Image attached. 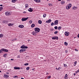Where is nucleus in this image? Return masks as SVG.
<instances>
[{
    "label": "nucleus",
    "mask_w": 79,
    "mask_h": 79,
    "mask_svg": "<svg viewBox=\"0 0 79 79\" xmlns=\"http://www.w3.org/2000/svg\"><path fill=\"white\" fill-rule=\"evenodd\" d=\"M46 15H46V14H44L43 15V17L44 18H45V17H46Z\"/></svg>",
    "instance_id": "obj_28"
},
{
    "label": "nucleus",
    "mask_w": 79,
    "mask_h": 79,
    "mask_svg": "<svg viewBox=\"0 0 79 79\" xmlns=\"http://www.w3.org/2000/svg\"><path fill=\"white\" fill-rule=\"evenodd\" d=\"M61 29V27H58V30H60V29Z\"/></svg>",
    "instance_id": "obj_31"
},
{
    "label": "nucleus",
    "mask_w": 79,
    "mask_h": 79,
    "mask_svg": "<svg viewBox=\"0 0 79 79\" xmlns=\"http://www.w3.org/2000/svg\"><path fill=\"white\" fill-rule=\"evenodd\" d=\"M65 3V2L64 1H62L61 2V4L62 5H63V4H64Z\"/></svg>",
    "instance_id": "obj_17"
},
{
    "label": "nucleus",
    "mask_w": 79,
    "mask_h": 79,
    "mask_svg": "<svg viewBox=\"0 0 79 79\" xmlns=\"http://www.w3.org/2000/svg\"><path fill=\"white\" fill-rule=\"evenodd\" d=\"M50 78H51V76H49L48 77V79H50Z\"/></svg>",
    "instance_id": "obj_38"
},
{
    "label": "nucleus",
    "mask_w": 79,
    "mask_h": 79,
    "mask_svg": "<svg viewBox=\"0 0 79 79\" xmlns=\"http://www.w3.org/2000/svg\"><path fill=\"white\" fill-rule=\"evenodd\" d=\"M1 50H2V52H8V49L4 48L1 49Z\"/></svg>",
    "instance_id": "obj_4"
},
{
    "label": "nucleus",
    "mask_w": 79,
    "mask_h": 79,
    "mask_svg": "<svg viewBox=\"0 0 79 79\" xmlns=\"http://www.w3.org/2000/svg\"><path fill=\"white\" fill-rule=\"evenodd\" d=\"M64 79H68V74H66L65 76L64 77Z\"/></svg>",
    "instance_id": "obj_18"
},
{
    "label": "nucleus",
    "mask_w": 79,
    "mask_h": 79,
    "mask_svg": "<svg viewBox=\"0 0 79 79\" xmlns=\"http://www.w3.org/2000/svg\"><path fill=\"white\" fill-rule=\"evenodd\" d=\"M30 68L29 67H27V68H26V69L27 70H29L30 69Z\"/></svg>",
    "instance_id": "obj_33"
},
{
    "label": "nucleus",
    "mask_w": 79,
    "mask_h": 79,
    "mask_svg": "<svg viewBox=\"0 0 79 79\" xmlns=\"http://www.w3.org/2000/svg\"><path fill=\"white\" fill-rule=\"evenodd\" d=\"M77 37H78V38H79V34H78V35H77Z\"/></svg>",
    "instance_id": "obj_52"
},
{
    "label": "nucleus",
    "mask_w": 79,
    "mask_h": 79,
    "mask_svg": "<svg viewBox=\"0 0 79 79\" xmlns=\"http://www.w3.org/2000/svg\"><path fill=\"white\" fill-rule=\"evenodd\" d=\"M20 48H28V47L24 45H23Z\"/></svg>",
    "instance_id": "obj_3"
},
{
    "label": "nucleus",
    "mask_w": 79,
    "mask_h": 79,
    "mask_svg": "<svg viewBox=\"0 0 79 79\" xmlns=\"http://www.w3.org/2000/svg\"><path fill=\"white\" fill-rule=\"evenodd\" d=\"M10 60H11V61H13V60H14V59H11Z\"/></svg>",
    "instance_id": "obj_54"
},
{
    "label": "nucleus",
    "mask_w": 79,
    "mask_h": 79,
    "mask_svg": "<svg viewBox=\"0 0 79 79\" xmlns=\"http://www.w3.org/2000/svg\"><path fill=\"white\" fill-rule=\"evenodd\" d=\"M14 69H20V68L18 67H14Z\"/></svg>",
    "instance_id": "obj_13"
},
{
    "label": "nucleus",
    "mask_w": 79,
    "mask_h": 79,
    "mask_svg": "<svg viewBox=\"0 0 79 79\" xmlns=\"http://www.w3.org/2000/svg\"><path fill=\"white\" fill-rule=\"evenodd\" d=\"M65 52V53H68V51L66 50Z\"/></svg>",
    "instance_id": "obj_49"
},
{
    "label": "nucleus",
    "mask_w": 79,
    "mask_h": 79,
    "mask_svg": "<svg viewBox=\"0 0 79 79\" xmlns=\"http://www.w3.org/2000/svg\"><path fill=\"white\" fill-rule=\"evenodd\" d=\"M61 69V68L60 67H59L58 69V70H59V69Z\"/></svg>",
    "instance_id": "obj_48"
},
{
    "label": "nucleus",
    "mask_w": 79,
    "mask_h": 79,
    "mask_svg": "<svg viewBox=\"0 0 79 79\" xmlns=\"http://www.w3.org/2000/svg\"><path fill=\"white\" fill-rule=\"evenodd\" d=\"M19 27H20V28H23V27H24V26H23L22 25H19Z\"/></svg>",
    "instance_id": "obj_15"
},
{
    "label": "nucleus",
    "mask_w": 79,
    "mask_h": 79,
    "mask_svg": "<svg viewBox=\"0 0 79 79\" xmlns=\"http://www.w3.org/2000/svg\"><path fill=\"white\" fill-rule=\"evenodd\" d=\"M4 77H6V78H8V77H9V76L5 74H4Z\"/></svg>",
    "instance_id": "obj_14"
},
{
    "label": "nucleus",
    "mask_w": 79,
    "mask_h": 79,
    "mask_svg": "<svg viewBox=\"0 0 79 79\" xmlns=\"http://www.w3.org/2000/svg\"><path fill=\"white\" fill-rule=\"evenodd\" d=\"M74 64H75V65H76V64H77V61H75L74 62Z\"/></svg>",
    "instance_id": "obj_40"
},
{
    "label": "nucleus",
    "mask_w": 79,
    "mask_h": 79,
    "mask_svg": "<svg viewBox=\"0 0 79 79\" xmlns=\"http://www.w3.org/2000/svg\"><path fill=\"white\" fill-rule=\"evenodd\" d=\"M56 70H58V69L57 68H56Z\"/></svg>",
    "instance_id": "obj_58"
},
{
    "label": "nucleus",
    "mask_w": 79,
    "mask_h": 79,
    "mask_svg": "<svg viewBox=\"0 0 79 79\" xmlns=\"http://www.w3.org/2000/svg\"><path fill=\"white\" fill-rule=\"evenodd\" d=\"M28 41H31V40H28Z\"/></svg>",
    "instance_id": "obj_59"
},
{
    "label": "nucleus",
    "mask_w": 79,
    "mask_h": 79,
    "mask_svg": "<svg viewBox=\"0 0 79 79\" xmlns=\"http://www.w3.org/2000/svg\"><path fill=\"white\" fill-rule=\"evenodd\" d=\"M14 78H18V76H15L13 77Z\"/></svg>",
    "instance_id": "obj_26"
},
{
    "label": "nucleus",
    "mask_w": 79,
    "mask_h": 79,
    "mask_svg": "<svg viewBox=\"0 0 79 79\" xmlns=\"http://www.w3.org/2000/svg\"><path fill=\"white\" fill-rule=\"evenodd\" d=\"M8 22L7 20H4L2 21L3 23H5L6 24H7Z\"/></svg>",
    "instance_id": "obj_12"
},
{
    "label": "nucleus",
    "mask_w": 79,
    "mask_h": 79,
    "mask_svg": "<svg viewBox=\"0 0 79 79\" xmlns=\"http://www.w3.org/2000/svg\"><path fill=\"white\" fill-rule=\"evenodd\" d=\"M77 73H79V69H78V70L77 71Z\"/></svg>",
    "instance_id": "obj_50"
},
{
    "label": "nucleus",
    "mask_w": 79,
    "mask_h": 79,
    "mask_svg": "<svg viewBox=\"0 0 79 79\" xmlns=\"http://www.w3.org/2000/svg\"><path fill=\"white\" fill-rule=\"evenodd\" d=\"M72 5V4H69V6H71Z\"/></svg>",
    "instance_id": "obj_51"
},
{
    "label": "nucleus",
    "mask_w": 79,
    "mask_h": 79,
    "mask_svg": "<svg viewBox=\"0 0 79 79\" xmlns=\"http://www.w3.org/2000/svg\"><path fill=\"white\" fill-rule=\"evenodd\" d=\"M75 51H78V50H77V49H75Z\"/></svg>",
    "instance_id": "obj_53"
},
{
    "label": "nucleus",
    "mask_w": 79,
    "mask_h": 79,
    "mask_svg": "<svg viewBox=\"0 0 79 79\" xmlns=\"http://www.w3.org/2000/svg\"><path fill=\"white\" fill-rule=\"evenodd\" d=\"M52 39L53 40H55V39H56L57 40H58V36H55L54 37H52Z\"/></svg>",
    "instance_id": "obj_5"
},
{
    "label": "nucleus",
    "mask_w": 79,
    "mask_h": 79,
    "mask_svg": "<svg viewBox=\"0 0 79 79\" xmlns=\"http://www.w3.org/2000/svg\"><path fill=\"white\" fill-rule=\"evenodd\" d=\"M71 6H69V5H67L66 7V9L67 10H69V9L71 8Z\"/></svg>",
    "instance_id": "obj_8"
},
{
    "label": "nucleus",
    "mask_w": 79,
    "mask_h": 79,
    "mask_svg": "<svg viewBox=\"0 0 79 79\" xmlns=\"http://www.w3.org/2000/svg\"><path fill=\"white\" fill-rule=\"evenodd\" d=\"M12 24H9V26H12Z\"/></svg>",
    "instance_id": "obj_42"
},
{
    "label": "nucleus",
    "mask_w": 79,
    "mask_h": 79,
    "mask_svg": "<svg viewBox=\"0 0 79 79\" xmlns=\"http://www.w3.org/2000/svg\"><path fill=\"white\" fill-rule=\"evenodd\" d=\"M77 73H78V72H77V71H76V74H77Z\"/></svg>",
    "instance_id": "obj_62"
},
{
    "label": "nucleus",
    "mask_w": 79,
    "mask_h": 79,
    "mask_svg": "<svg viewBox=\"0 0 79 79\" xmlns=\"http://www.w3.org/2000/svg\"><path fill=\"white\" fill-rule=\"evenodd\" d=\"M3 8L2 7H0V11H1L3 10Z\"/></svg>",
    "instance_id": "obj_24"
},
{
    "label": "nucleus",
    "mask_w": 79,
    "mask_h": 79,
    "mask_svg": "<svg viewBox=\"0 0 79 79\" xmlns=\"http://www.w3.org/2000/svg\"><path fill=\"white\" fill-rule=\"evenodd\" d=\"M23 13H26V11L23 12Z\"/></svg>",
    "instance_id": "obj_55"
},
{
    "label": "nucleus",
    "mask_w": 79,
    "mask_h": 79,
    "mask_svg": "<svg viewBox=\"0 0 79 79\" xmlns=\"http://www.w3.org/2000/svg\"><path fill=\"white\" fill-rule=\"evenodd\" d=\"M28 17L23 18L21 20L22 21H26V20H27V19H28Z\"/></svg>",
    "instance_id": "obj_2"
},
{
    "label": "nucleus",
    "mask_w": 79,
    "mask_h": 79,
    "mask_svg": "<svg viewBox=\"0 0 79 79\" xmlns=\"http://www.w3.org/2000/svg\"><path fill=\"white\" fill-rule=\"evenodd\" d=\"M3 53V51L2 50V49L1 50H0V53Z\"/></svg>",
    "instance_id": "obj_41"
},
{
    "label": "nucleus",
    "mask_w": 79,
    "mask_h": 79,
    "mask_svg": "<svg viewBox=\"0 0 79 79\" xmlns=\"http://www.w3.org/2000/svg\"><path fill=\"white\" fill-rule=\"evenodd\" d=\"M52 22V20L49 19L46 22L47 23H51Z\"/></svg>",
    "instance_id": "obj_9"
},
{
    "label": "nucleus",
    "mask_w": 79,
    "mask_h": 79,
    "mask_svg": "<svg viewBox=\"0 0 79 79\" xmlns=\"http://www.w3.org/2000/svg\"><path fill=\"white\" fill-rule=\"evenodd\" d=\"M24 65H25V66H27V65H29V64L28 63H27L25 64H24Z\"/></svg>",
    "instance_id": "obj_27"
},
{
    "label": "nucleus",
    "mask_w": 79,
    "mask_h": 79,
    "mask_svg": "<svg viewBox=\"0 0 79 79\" xmlns=\"http://www.w3.org/2000/svg\"><path fill=\"white\" fill-rule=\"evenodd\" d=\"M28 10L30 12H32L33 11V10L31 8H30Z\"/></svg>",
    "instance_id": "obj_10"
},
{
    "label": "nucleus",
    "mask_w": 79,
    "mask_h": 79,
    "mask_svg": "<svg viewBox=\"0 0 79 79\" xmlns=\"http://www.w3.org/2000/svg\"><path fill=\"white\" fill-rule=\"evenodd\" d=\"M37 33L35 31H33L32 32V34L33 35H37Z\"/></svg>",
    "instance_id": "obj_11"
},
{
    "label": "nucleus",
    "mask_w": 79,
    "mask_h": 79,
    "mask_svg": "<svg viewBox=\"0 0 79 79\" xmlns=\"http://www.w3.org/2000/svg\"><path fill=\"white\" fill-rule=\"evenodd\" d=\"M49 6H52V4H49Z\"/></svg>",
    "instance_id": "obj_46"
},
{
    "label": "nucleus",
    "mask_w": 79,
    "mask_h": 79,
    "mask_svg": "<svg viewBox=\"0 0 79 79\" xmlns=\"http://www.w3.org/2000/svg\"><path fill=\"white\" fill-rule=\"evenodd\" d=\"M20 53H22V50H21V49H20L19 51Z\"/></svg>",
    "instance_id": "obj_44"
},
{
    "label": "nucleus",
    "mask_w": 79,
    "mask_h": 79,
    "mask_svg": "<svg viewBox=\"0 0 79 79\" xmlns=\"http://www.w3.org/2000/svg\"><path fill=\"white\" fill-rule=\"evenodd\" d=\"M0 6H3V5H0Z\"/></svg>",
    "instance_id": "obj_57"
},
{
    "label": "nucleus",
    "mask_w": 79,
    "mask_h": 79,
    "mask_svg": "<svg viewBox=\"0 0 79 79\" xmlns=\"http://www.w3.org/2000/svg\"><path fill=\"white\" fill-rule=\"evenodd\" d=\"M35 26V24H32L31 25V27H34Z\"/></svg>",
    "instance_id": "obj_21"
},
{
    "label": "nucleus",
    "mask_w": 79,
    "mask_h": 79,
    "mask_svg": "<svg viewBox=\"0 0 79 79\" xmlns=\"http://www.w3.org/2000/svg\"><path fill=\"white\" fill-rule=\"evenodd\" d=\"M51 31H53V30H54V29L51 28Z\"/></svg>",
    "instance_id": "obj_45"
},
{
    "label": "nucleus",
    "mask_w": 79,
    "mask_h": 79,
    "mask_svg": "<svg viewBox=\"0 0 79 79\" xmlns=\"http://www.w3.org/2000/svg\"><path fill=\"white\" fill-rule=\"evenodd\" d=\"M8 12H6V13H5L6 15V16H8Z\"/></svg>",
    "instance_id": "obj_30"
},
{
    "label": "nucleus",
    "mask_w": 79,
    "mask_h": 79,
    "mask_svg": "<svg viewBox=\"0 0 79 79\" xmlns=\"http://www.w3.org/2000/svg\"><path fill=\"white\" fill-rule=\"evenodd\" d=\"M21 50H22V52H24L26 51V49H21Z\"/></svg>",
    "instance_id": "obj_25"
},
{
    "label": "nucleus",
    "mask_w": 79,
    "mask_h": 79,
    "mask_svg": "<svg viewBox=\"0 0 79 79\" xmlns=\"http://www.w3.org/2000/svg\"><path fill=\"white\" fill-rule=\"evenodd\" d=\"M10 15H11V14H10V13H9V12H8L7 16H9Z\"/></svg>",
    "instance_id": "obj_43"
},
{
    "label": "nucleus",
    "mask_w": 79,
    "mask_h": 79,
    "mask_svg": "<svg viewBox=\"0 0 79 79\" xmlns=\"http://www.w3.org/2000/svg\"><path fill=\"white\" fill-rule=\"evenodd\" d=\"M54 29H58V27L57 26H56L54 27Z\"/></svg>",
    "instance_id": "obj_34"
},
{
    "label": "nucleus",
    "mask_w": 79,
    "mask_h": 79,
    "mask_svg": "<svg viewBox=\"0 0 79 79\" xmlns=\"http://www.w3.org/2000/svg\"><path fill=\"white\" fill-rule=\"evenodd\" d=\"M21 79H24V78H23V77H22V78H21Z\"/></svg>",
    "instance_id": "obj_60"
},
{
    "label": "nucleus",
    "mask_w": 79,
    "mask_h": 79,
    "mask_svg": "<svg viewBox=\"0 0 79 79\" xmlns=\"http://www.w3.org/2000/svg\"><path fill=\"white\" fill-rule=\"evenodd\" d=\"M29 22L30 23H32V22L31 21H29Z\"/></svg>",
    "instance_id": "obj_47"
},
{
    "label": "nucleus",
    "mask_w": 79,
    "mask_h": 79,
    "mask_svg": "<svg viewBox=\"0 0 79 79\" xmlns=\"http://www.w3.org/2000/svg\"><path fill=\"white\" fill-rule=\"evenodd\" d=\"M58 20H56L54 22V25H58Z\"/></svg>",
    "instance_id": "obj_6"
},
{
    "label": "nucleus",
    "mask_w": 79,
    "mask_h": 79,
    "mask_svg": "<svg viewBox=\"0 0 79 79\" xmlns=\"http://www.w3.org/2000/svg\"><path fill=\"white\" fill-rule=\"evenodd\" d=\"M58 1H61V0H58Z\"/></svg>",
    "instance_id": "obj_63"
},
{
    "label": "nucleus",
    "mask_w": 79,
    "mask_h": 79,
    "mask_svg": "<svg viewBox=\"0 0 79 79\" xmlns=\"http://www.w3.org/2000/svg\"><path fill=\"white\" fill-rule=\"evenodd\" d=\"M58 32V31H56L54 32V34H57Z\"/></svg>",
    "instance_id": "obj_29"
},
{
    "label": "nucleus",
    "mask_w": 79,
    "mask_h": 79,
    "mask_svg": "<svg viewBox=\"0 0 79 79\" xmlns=\"http://www.w3.org/2000/svg\"><path fill=\"white\" fill-rule=\"evenodd\" d=\"M54 25V23L53 22L51 24V26H53Z\"/></svg>",
    "instance_id": "obj_37"
},
{
    "label": "nucleus",
    "mask_w": 79,
    "mask_h": 79,
    "mask_svg": "<svg viewBox=\"0 0 79 79\" xmlns=\"http://www.w3.org/2000/svg\"><path fill=\"white\" fill-rule=\"evenodd\" d=\"M15 0H12V2L13 3H15Z\"/></svg>",
    "instance_id": "obj_36"
},
{
    "label": "nucleus",
    "mask_w": 79,
    "mask_h": 79,
    "mask_svg": "<svg viewBox=\"0 0 79 79\" xmlns=\"http://www.w3.org/2000/svg\"><path fill=\"white\" fill-rule=\"evenodd\" d=\"M35 2H37V3H40V0H34Z\"/></svg>",
    "instance_id": "obj_16"
},
{
    "label": "nucleus",
    "mask_w": 79,
    "mask_h": 79,
    "mask_svg": "<svg viewBox=\"0 0 79 79\" xmlns=\"http://www.w3.org/2000/svg\"><path fill=\"white\" fill-rule=\"evenodd\" d=\"M69 32L68 31H66L64 33V34L66 36H68L69 35Z\"/></svg>",
    "instance_id": "obj_7"
},
{
    "label": "nucleus",
    "mask_w": 79,
    "mask_h": 79,
    "mask_svg": "<svg viewBox=\"0 0 79 79\" xmlns=\"http://www.w3.org/2000/svg\"><path fill=\"white\" fill-rule=\"evenodd\" d=\"M3 37V35L2 34H0V38L1 37Z\"/></svg>",
    "instance_id": "obj_23"
},
{
    "label": "nucleus",
    "mask_w": 79,
    "mask_h": 79,
    "mask_svg": "<svg viewBox=\"0 0 79 79\" xmlns=\"http://www.w3.org/2000/svg\"><path fill=\"white\" fill-rule=\"evenodd\" d=\"M34 30L36 32L38 33V32H40V29L38 27H36L35 28Z\"/></svg>",
    "instance_id": "obj_1"
},
{
    "label": "nucleus",
    "mask_w": 79,
    "mask_h": 79,
    "mask_svg": "<svg viewBox=\"0 0 79 79\" xmlns=\"http://www.w3.org/2000/svg\"><path fill=\"white\" fill-rule=\"evenodd\" d=\"M77 7H75V6H74L72 8L73 10H76V9H77Z\"/></svg>",
    "instance_id": "obj_19"
},
{
    "label": "nucleus",
    "mask_w": 79,
    "mask_h": 79,
    "mask_svg": "<svg viewBox=\"0 0 79 79\" xmlns=\"http://www.w3.org/2000/svg\"><path fill=\"white\" fill-rule=\"evenodd\" d=\"M73 75H74V76H76V73H74L73 74Z\"/></svg>",
    "instance_id": "obj_56"
},
{
    "label": "nucleus",
    "mask_w": 79,
    "mask_h": 79,
    "mask_svg": "<svg viewBox=\"0 0 79 79\" xmlns=\"http://www.w3.org/2000/svg\"><path fill=\"white\" fill-rule=\"evenodd\" d=\"M32 70L33 71H34V69H32Z\"/></svg>",
    "instance_id": "obj_64"
},
{
    "label": "nucleus",
    "mask_w": 79,
    "mask_h": 79,
    "mask_svg": "<svg viewBox=\"0 0 79 79\" xmlns=\"http://www.w3.org/2000/svg\"><path fill=\"white\" fill-rule=\"evenodd\" d=\"M6 55H7V54H4V55L3 56L4 57H5V58L6 56Z\"/></svg>",
    "instance_id": "obj_35"
},
{
    "label": "nucleus",
    "mask_w": 79,
    "mask_h": 79,
    "mask_svg": "<svg viewBox=\"0 0 79 79\" xmlns=\"http://www.w3.org/2000/svg\"><path fill=\"white\" fill-rule=\"evenodd\" d=\"M46 74H48V73H46Z\"/></svg>",
    "instance_id": "obj_61"
},
{
    "label": "nucleus",
    "mask_w": 79,
    "mask_h": 79,
    "mask_svg": "<svg viewBox=\"0 0 79 79\" xmlns=\"http://www.w3.org/2000/svg\"><path fill=\"white\" fill-rule=\"evenodd\" d=\"M28 8V4H26L25 5V8Z\"/></svg>",
    "instance_id": "obj_22"
},
{
    "label": "nucleus",
    "mask_w": 79,
    "mask_h": 79,
    "mask_svg": "<svg viewBox=\"0 0 79 79\" xmlns=\"http://www.w3.org/2000/svg\"><path fill=\"white\" fill-rule=\"evenodd\" d=\"M42 21L40 20H39L38 21V23H39V24H42Z\"/></svg>",
    "instance_id": "obj_20"
},
{
    "label": "nucleus",
    "mask_w": 79,
    "mask_h": 79,
    "mask_svg": "<svg viewBox=\"0 0 79 79\" xmlns=\"http://www.w3.org/2000/svg\"><path fill=\"white\" fill-rule=\"evenodd\" d=\"M64 67H67V65L65 64H64Z\"/></svg>",
    "instance_id": "obj_39"
},
{
    "label": "nucleus",
    "mask_w": 79,
    "mask_h": 79,
    "mask_svg": "<svg viewBox=\"0 0 79 79\" xmlns=\"http://www.w3.org/2000/svg\"><path fill=\"white\" fill-rule=\"evenodd\" d=\"M64 44L65 45H68V43L65 42Z\"/></svg>",
    "instance_id": "obj_32"
}]
</instances>
